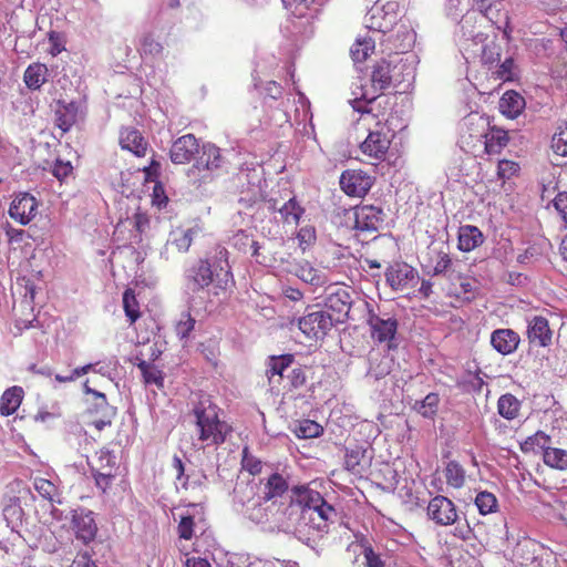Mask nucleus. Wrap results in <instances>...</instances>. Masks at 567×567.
Here are the masks:
<instances>
[{
	"instance_id": "1",
	"label": "nucleus",
	"mask_w": 567,
	"mask_h": 567,
	"mask_svg": "<svg viewBox=\"0 0 567 567\" xmlns=\"http://www.w3.org/2000/svg\"><path fill=\"white\" fill-rule=\"evenodd\" d=\"M186 278L194 291L208 288V295L218 300L228 299L236 288L229 251L220 245L216 246L212 258H199L187 270Z\"/></svg>"
},
{
	"instance_id": "2",
	"label": "nucleus",
	"mask_w": 567,
	"mask_h": 567,
	"mask_svg": "<svg viewBox=\"0 0 567 567\" xmlns=\"http://www.w3.org/2000/svg\"><path fill=\"white\" fill-rule=\"evenodd\" d=\"M192 414L195 417L198 440L208 446L223 444L231 432V427L219 419L218 406L208 395H200L192 409Z\"/></svg>"
},
{
	"instance_id": "3",
	"label": "nucleus",
	"mask_w": 567,
	"mask_h": 567,
	"mask_svg": "<svg viewBox=\"0 0 567 567\" xmlns=\"http://www.w3.org/2000/svg\"><path fill=\"white\" fill-rule=\"evenodd\" d=\"M352 95L350 100L352 107L361 113V121L371 126L374 121L375 127H385L388 122V110L391 106L390 99L380 93H371L359 83H353Z\"/></svg>"
},
{
	"instance_id": "4",
	"label": "nucleus",
	"mask_w": 567,
	"mask_h": 567,
	"mask_svg": "<svg viewBox=\"0 0 567 567\" xmlns=\"http://www.w3.org/2000/svg\"><path fill=\"white\" fill-rule=\"evenodd\" d=\"M408 68L406 63L398 55L375 62L371 71L372 92L382 94L392 85L402 83L405 80L403 73Z\"/></svg>"
},
{
	"instance_id": "5",
	"label": "nucleus",
	"mask_w": 567,
	"mask_h": 567,
	"mask_svg": "<svg viewBox=\"0 0 567 567\" xmlns=\"http://www.w3.org/2000/svg\"><path fill=\"white\" fill-rule=\"evenodd\" d=\"M95 485L103 493L110 489L116 477L118 465L116 455L106 447H102L87 460Z\"/></svg>"
},
{
	"instance_id": "6",
	"label": "nucleus",
	"mask_w": 567,
	"mask_h": 567,
	"mask_svg": "<svg viewBox=\"0 0 567 567\" xmlns=\"http://www.w3.org/2000/svg\"><path fill=\"white\" fill-rule=\"evenodd\" d=\"M324 306L332 311L333 319L337 323H342L348 319L352 297L350 288L347 286L330 285L326 289Z\"/></svg>"
},
{
	"instance_id": "7",
	"label": "nucleus",
	"mask_w": 567,
	"mask_h": 567,
	"mask_svg": "<svg viewBox=\"0 0 567 567\" xmlns=\"http://www.w3.org/2000/svg\"><path fill=\"white\" fill-rule=\"evenodd\" d=\"M333 316L323 311L315 310L308 312L298 320V327L309 339H322L336 324Z\"/></svg>"
},
{
	"instance_id": "8",
	"label": "nucleus",
	"mask_w": 567,
	"mask_h": 567,
	"mask_svg": "<svg viewBox=\"0 0 567 567\" xmlns=\"http://www.w3.org/2000/svg\"><path fill=\"white\" fill-rule=\"evenodd\" d=\"M374 184V177L362 169H346L340 176V187L350 197L365 196Z\"/></svg>"
},
{
	"instance_id": "9",
	"label": "nucleus",
	"mask_w": 567,
	"mask_h": 567,
	"mask_svg": "<svg viewBox=\"0 0 567 567\" xmlns=\"http://www.w3.org/2000/svg\"><path fill=\"white\" fill-rule=\"evenodd\" d=\"M419 279V271L406 262H394L385 271L388 285L396 291L415 287Z\"/></svg>"
},
{
	"instance_id": "10",
	"label": "nucleus",
	"mask_w": 567,
	"mask_h": 567,
	"mask_svg": "<svg viewBox=\"0 0 567 567\" xmlns=\"http://www.w3.org/2000/svg\"><path fill=\"white\" fill-rule=\"evenodd\" d=\"M369 134L361 143V152L371 159L383 161L391 145L390 136L383 132L384 127H368Z\"/></svg>"
},
{
	"instance_id": "11",
	"label": "nucleus",
	"mask_w": 567,
	"mask_h": 567,
	"mask_svg": "<svg viewBox=\"0 0 567 567\" xmlns=\"http://www.w3.org/2000/svg\"><path fill=\"white\" fill-rule=\"evenodd\" d=\"M427 516L440 526H450L457 522L455 504L446 496L437 495L427 505Z\"/></svg>"
},
{
	"instance_id": "12",
	"label": "nucleus",
	"mask_w": 567,
	"mask_h": 567,
	"mask_svg": "<svg viewBox=\"0 0 567 567\" xmlns=\"http://www.w3.org/2000/svg\"><path fill=\"white\" fill-rule=\"evenodd\" d=\"M465 125L466 131L462 135V144L467 152H474L477 146L484 144L491 125L484 116H470Z\"/></svg>"
},
{
	"instance_id": "13",
	"label": "nucleus",
	"mask_w": 567,
	"mask_h": 567,
	"mask_svg": "<svg viewBox=\"0 0 567 567\" xmlns=\"http://www.w3.org/2000/svg\"><path fill=\"white\" fill-rule=\"evenodd\" d=\"M353 228L359 231L372 233L377 231L384 218L382 208L373 205L357 206L353 212Z\"/></svg>"
},
{
	"instance_id": "14",
	"label": "nucleus",
	"mask_w": 567,
	"mask_h": 567,
	"mask_svg": "<svg viewBox=\"0 0 567 567\" xmlns=\"http://www.w3.org/2000/svg\"><path fill=\"white\" fill-rule=\"evenodd\" d=\"M367 322L370 328L371 338L375 342H390L394 339L398 330L395 318H383L370 310Z\"/></svg>"
},
{
	"instance_id": "15",
	"label": "nucleus",
	"mask_w": 567,
	"mask_h": 567,
	"mask_svg": "<svg viewBox=\"0 0 567 567\" xmlns=\"http://www.w3.org/2000/svg\"><path fill=\"white\" fill-rule=\"evenodd\" d=\"M38 213V200L29 193H20L9 207V215L21 225H28Z\"/></svg>"
},
{
	"instance_id": "16",
	"label": "nucleus",
	"mask_w": 567,
	"mask_h": 567,
	"mask_svg": "<svg viewBox=\"0 0 567 567\" xmlns=\"http://www.w3.org/2000/svg\"><path fill=\"white\" fill-rule=\"evenodd\" d=\"M199 153V143L194 134H185L174 141L169 157L174 164H187Z\"/></svg>"
},
{
	"instance_id": "17",
	"label": "nucleus",
	"mask_w": 567,
	"mask_h": 567,
	"mask_svg": "<svg viewBox=\"0 0 567 567\" xmlns=\"http://www.w3.org/2000/svg\"><path fill=\"white\" fill-rule=\"evenodd\" d=\"M118 143L122 150L128 151L136 157H144L150 148L147 140L135 127H122L118 134Z\"/></svg>"
},
{
	"instance_id": "18",
	"label": "nucleus",
	"mask_w": 567,
	"mask_h": 567,
	"mask_svg": "<svg viewBox=\"0 0 567 567\" xmlns=\"http://www.w3.org/2000/svg\"><path fill=\"white\" fill-rule=\"evenodd\" d=\"M527 338L529 343L538 347L551 344L553 331L548 320L543 316H535L528 321Z\"/></svg>"
},
{
	"instance_id": "19",
	"label": "nucleus",
	"mask_w": 567,
	"mask_h": 567,
	"mask_svg": "<svg viewBox=\"0 0 567 567\" xmlns=\"http://www.w3.org/2000/svg\"><path fill=\"white\" fill-rule=\"evenodd\" d=\"M79 118V105L76 102L58 100L54 109V123L62 134L69 132Z\"/></svg>"
},
{
	"instance_id": "20",
	"label": "nucleus",
	"mask_w": 567,
	"mask_h": 567,
	"mask_svg": "<svg viewBox=\"0 0 567 567\" xmlns=\"http://www.w3.org/2000/svg\"><path fill=\"white\" fill-rule=\"evenodd\" d=\"M337 513L333 506L324 503L303 514L308 519L309 527L319 534H326L329 530V525L333 522Z\"/></svg>"
},
{
	"instance_id": "21",
	"label": "nucleus",
	"mask_w": 567,
	"mask_h": 567,
	"mask_svg": "<svg viewBox=\"0 0 567 567\" xmlns=\"http://www.w3.org/2000/svg\"><path fill=\"white\" fill-rule=\"evenodd\" d=\"M520 342L519 334L512 329H496L491 334V344L501 354L514 353Z\"/></svg>"
},
{
	"instance_id": "22",
	"label": "nucleus",
	"mask_w": 567,
	"mask_h": 567,
	"mask_svg": "<svg viewBox=\"0 0 567 567\" xmlns=\"http://www.w3.org/2000/svg\"><path fill=\"white\" fill-rule=\"evenodd\" d=\"M75 536L84 544L90 543L96 536L97 526L92 512H75L72 518Z\"/></svg>"
},
{
	"instance_id": "23",
	"label": "nucleus",
	"mask_w": 567,
	"mask_h": 567,
	"mask_svg": "<svg viewBox=\"0 0 567 567\" xmlns=\"http://www.w3.org/2000/svg\"><path fill=\"white\" fill-rule=\"evenodd\" d=\"M87 412L92 416V424L99 431L103 430L106 425H111L116 414L115 408L109 404L106 398L92 401Z\"/></svg>"
},
{
	"instance_id": "24",
	"label": "nucleus",
	"mask_w": 567,
	"mask_h": 567,
	"mask_svg": "<svg viewBox=\"0 0 567 567\" xmlns=\"http://www.w3.org/2000/svg\"><path fill=\"white\" fill-rule=\"evenodd\" d=\"M291 492L295 503L302 508V514L327 503L318 491L311 489L308 485H296Z\"/></svg>"
},
{
	"instance_id": "25",
	"label": "nucleus",
	"mask_w": 567,
	"mask_h": 567,
	"mask_svg": "<svg viewBox=\"0 0 567 567\" xmlns=\"http://www.w3.org/2000/svg\"><path fill=\"white\" fill-rule=\"evenodd\" d=\"M481 229L473 225H463L458 228L457 248L463 252H470L484 243Z\"/></svg>"
},
{
	"instance_id": "26",
	"label": "nucleus",
	"mask_w": 567,
	"mask_h": 567,
	"mask_svg": "<svg viewBox=\"0 0 567 567\" xmlns=\"http://www.w3.org/2000/svg\"><path fill=\"white\" fill-rule=\"evenodd\" d=\"M269 210H278L284 224L297 225L305 213V209L298 204L295 197L289 198L281 207H277V200L270 198L267 200Z\"/></svg>"
},
{
	"instance_id": "27",
	"label": "nucleus",
	"mask_w": 567,
	"mask_h": 567,
	"mask_svg": "<svg viewBox=\"0 0 567 567\" xmlns=\"http://www.w3.org/2000/svg\"><path fill=\"white\" fill-rule=\"evenodd\" d=\"M224 158L220 148L215 144L205 143L202 146V153L196 158L194 167L197 169L215 171L221 167Z\"/></svg>"
},
{
	"instance_id": "28",
	"label": "nucleus",
	"mask_w": 567,
	"mask_h": 567,
	"mask_svg": "<svg viewBox=\"0 0 567 567\" xmlns=\"http://www.w3.org/2000/svg\"><path fill=\"white\" fill-rule=\"evenodd\" d=\"M289 491V482L282 474L275 472L270 474L264 486L262 501L274 502L277 498L282 497Z\"/></svg>"
},
{
	"instance_id": "29",
	"label": "nucleus",
	"mask_w": 567,
	"mask_h": 567,
	"mask_svg": "<svg viewBox=\"0 0 567 567\" xmlns=\"http://www.w3.org/2000/svg\"><path fill=\"white\" fill-rule=\"evenodd\" d=\"M509 143L508 132L491 126L484 141V152L487 155H498Z\"/></svg>"
},
{
	"instance_id": "30",
	"label": "nucleus",
	"mask_w": 567,
	"mask_h": 567,
	"mask_svg": "<svg viewBox=\"0 0 567 567\" xmlns=\"http://www.w3.org/2000/svg\"><path fill=\"white\" fill-rule=\"evenodd\" d=\"M203 514V507L197 504L187 505V509L181 515L179 523L177 525V534L179 538L190 540L194 536L195 518Z\"/></svg>"
},
{
	"instance_id": "31",
	"label": "nucleus",
	"mask_w": 567,
	"mask_h": 567,
	"mask_svg": "<svg viewBox=\"0 0 567 567\" xmlns=\"http://www.w3.org/2000/svg\"><path fill=\"white\" fill-rule=\"evenodd\" d=\"M525 107L524 97L515 91H506L499 101L501 112L508 118H516Z\"/></svg>"
},
{
	"instance_id": "32",
	"label": "nucleus",
	"mask_w": 567,
	"mask_h": 567,
	"mask_svg": "<svg viewBox=\"0 0 567 567\" xmlns=\"http://www.w3.org/2000/svg\"><path fill=\"white\" fill-rule=\"evenodd\" d=\"M293 362L295 355L291 353L268 357L266 362V377L269 382L277 375L281 379L284 372L290 368Z\"/></svg>"
},
{
	"instance_id": "33",
	"label": "nucleus",
	"mask_w": 567,
	"mask_h": 567,
	"mask_svg": "<svg viewBox=\"0 0 567 567\" xmlns=\"http://www.w3.org/2000/svg\"><path fill=\"white\" fill-rule=\"evenodd\" d=\"M23 399V390L20 386H11L7 389L0 399V414L9 416L16 413L21 405Z\"/></svg>"
},
{
	"instance_id": "34",
	"label": "nucleus",
	"mask_w": 567,
	"mask_h": 567,
	"mask_svg": "<svg viewBox=\"0 0 567 567\" xmlns=\"http://www.w3.org/2000/svg\"><path fill=\"white\" fill-rule=\"evenodd\" d=\"M522 402L512 393L502 394L497 400V412L507 421L520 415Z\"/></svg>"
},
{
	"instance_id": "35",
	"label": "nucleus",
	"mask_w": 567,
	"mask_h": 567,
	"mask_svg": "<svg viewBox=\"0 0 567 567\" xmlns=\"http://www.w3.org/2000/svg\"><path fill=\"white\" fill-rule=\"evenodd\" d=\"M48 75V68L43 63H32L30 64L23 74V81L28 89L30 90H39L45 82Z\"/></svg>"
},
{
	"instance_id": "36",
	"label": "nucleus",
	"mask_w": 567,
	"mask_h": 567,
	"mask_svg": "<svg viewBox=\"0 0 567 567\" xmlns=\"http://www.w3.org/2000/svg\"><path fill=\"white\" fill-rule=\"evenodd\" d=\"M293 274L302 281L312 286H322L326 282L323 274L319 269L315 268L309 261L298 264Z\"/></svg>"
},
{
	"instance_id": "37",
	"label": "nucleus",
	"mask_w": 567,
	"mask_h": 567,
	"mask_svg": "<svg viewBox=\"0 0 567 567\" xmlns=\"http://www.w3.org/2000/svg\"><path fill=\"white\" fill-rule=\"evenodd\" d=\"M196 230L194 228H177L171 233L167 245L174 247L178 252H186L192 246Z\"/></svg>"
},
{
	"instance_id": "38",
	"label": "nucleus",
	"mask_w": 567,
	"mask_h": 567,
	"mask_svg": "<svg viewBox=\"0 0 567 567\" xmlns=\"http://www.w3.org/2000/svg\"><path fill=\"white\" fill-rule=\"evenodd\" d=\"M446 484L453 488H462L466 482V472L456 461H450L444 470Z\"/></svg>"
},
{
	"instance_id": "39",
	"label": "nucleus",
	"mask_w": 567,
	"mask_h": 567,
	"mask_svg": "<svg viewBox=\"0 0 567 567\" xmlns=\"http://www.w3.org/2000/svg\"><path fill=\"white\" fill-rule=\"evenodd\" d=\"M544 463L558 471H567V450L548 446L543 453Z\"/></svg>"
},
{
	"instance_id": "40",
	"label": "nucleus",
	"mask_w": 567,
	"mask_h": 567,
	"mask_svg": "<svg viewBox=\"0 0 567 567\" xmlns=\"http://www.w3.org/2000/svg\"><path fill=\"white\" fill-rule=\"evenodd\" d=\"M375 49V41L372 38L358 39L351 47L350 53L354 62H364Z\"/></svg>"
},
{
	"instance_id": "41",
	"label": "nucleus",
	"mask_w": 567,
	"mask_h": 567,
	"mask_svg": "<svg viewBox=\"0 0 567 567\" xmlns=\"http://www.w3.org/2000/svg\"><path fill=\"white\" fill-rule=\"evenodd\" d=\"M123 309L128 319L130 324H133L141 317L140 303L136 299L135 292L132 288H127L123 292Z\"/></svg>"
},
{
	"instance_id": "42",
	"label": "nucleus",
	"mask_w": 567,
	"mask_h": 567,
	"mask_svg": "<svg viewBox=\"0 0 567 567\" xmlns=\"http://www.w3.org/2000/svg\"><path fill=\"white\" fill-rule=\"evenodd\" d=\"M550 436L543 431H537L535 434L528 436L523 443H520V450L523 453L536 452L537 449L543 452L548 447Z\"/></svg>"
},
{
	"instance_id": "43",
	"label": "nucleus",
	"mask_w": 567,
	"mask_h": 567,
	"mask_svg": "<svg viewBox=\"0 0 567 567\" xmlns=\"http://www.w3.org/2000/svg\"><path fill=\"white\" fill-rule=\"evenodd\" d=\"M323 427L316 421L302 420L293 429V433L299 439H315L322 434Z\"/></svg>"
},
{
	"instance_id": "44",
	"label": "nucleus",
	"mask_w": 567,
	"mask_h": 567,
	"mask_svg": "<svg viewBox=\"0 0 567 567\" xmlns=\"http://www.w3.org/2000/svg\"><path fill=\"white\" fill-rule=\"evenodd\" d=\"M475 505L481 515H487L497 511L498 502L493 493L483 491L476 495Z\"/></svg>"
},
{
	"instance_id": "45",
	"label": "nucleus",
	"mask_w": 567,
	"mask_h": 567,
	"mask_svg": "<svg viewBox=\"0 0 567 567\" xmlns=\"http://www.w3.org/2000/svg\"><path fill=\"white\" fill-rule=\"evenodd\" d=\"M163 45L157 41L152 33L144 34L140 41L141 56H158L163 52Z\"/></svg>"
},
{
	"instance_id": "46",
	"label": "nucleus",
	"mask_w": 567,
	"mask_h": 567,
	"mask_svg": "<svg viewBox=\"0 0 567 567\" xmlns=\"http://www.w3.org/2000/svg\"><path fill=\"white\" fill-rule=\"evenodd\" d=\"M361 547V554L364 558V565L367 567H385L384 560L381 558V555L377 553L370 542L365 538L359 542Z\"/></svg>"
},
{
	"instance_id": "47",
	"label": "nucleus",
	"mask_w": 567,
	"mask_h": 567,
	"mask_svg": "<svg viewBox=\"0 0 567 567\" xmlns=\"http://www.w3.org/2000/svg\"><path fill=\"white\" fill-rule=\"evenodd\" d=\"M439 403V394L431 392L421 402H416V410L422 416L432 419L437 413Z\"/></svg>"
},
{
	"instance_id": "48",
	"label": "nucleus",
	"mask_w": 567,
	"mask_h": 567,
	"mask_svg": "<svg viewBox=\"0 0 567 567\" xmlns=\"http://www.w3.org/2000/svg\"><path fill=\"white\" fill-rule=\"evenodd\" d=\"M550 148L558 156H567V123L560 125L553 135Z\"/></svg>"
},
{
	"instance_id": "49",
	"label": "nucleus",
	"mask_w": 567,
	"mask_h": 567,
	"mask_svg": "<svg viewBox=\"0 0 567 567\" xmlns=\"http://www.w3.org/2000/svg\"><path fill=\"white\" fill-rule=\"evenodd\" d=\"M33 486L41 497L51 503L54 502L55 496L59 495L58 487L47 478H34Z\"/></svg>"
},
{
	"instance_id": "50",
	"label": "nucleus",
	"mask_w": 567,
	"mask_h": 567,
	"mask_svg": "<svg viewBox=\"0 0 567 567\" xmlns=\"http://www.w3.org/2000/svg\"><path fill=\"white\" fill-rule=\"evenodd\" d=\"M241 466L251 475H258L261 473L262 463L261 461L249 453V449L245 446L243 449Z\"/></svg>"
},
{
	"instance_id": "51",
	"label": "nucleus",
	"mask_w": 567,
	"mask_h": 567,
	"mask_svg": "<svg viewBox=\"0 0 567 567\" xmlns=\"http://www.w3.org/2000/svg\"><path fill=\"white\" fill-rule=\"evenodd\" d=\"M195 323L196 321L189 312L183 313L175 327L176 334L181 339L188 338L195 328Z\"/></svg>"
},
{
	"instance_id": "52",
	"label": "nucleus",
	"mask_w": 567,
	"mask_h": 567,
	"mask_svg": "<svg viewBox=\"0 0 567 567\" xmlns=\"http://www.w3.org/2000/svg\"><path fill=\"white\" fill-rule=\"evenodd\" d=\"M518 171V163L511 159H501L497 164V176L502 181L511 179Z\"/></svg>"
},
{
	"instance_id": "53",
	"label": "nucleus",
	"mask_w": 567,
	"mask_h": 567,
	"mask_svg": "<svg viewBox=\"0 0 567 567\" xmlns=\"http://www.w3.org/2000/svg\"><path fill=\"white\" fill-rule=\"evenodd\" d=\"M138 367L143 372V377L146 383L163 386V377L158 369L148 365L146 362H142Z\"/></svg>"
},
{
	"instance_id": "54",
	"label": "nucleus",
	"mask_w": 567,
	"mask_h": 567,
	"mask_svg": "<svg viewBox=\"0 0 567 567\" xmlns=\"http://www.w3.org/2000/svg\"><path fill=\"white\" fill-rule=\"evenodd\" d=\"M297 239L299 243V246L302 250H306L311 245L315 244L317 236H316V229L312 226H305L299 229L297 233Z\"/></svg>"
},
{
	"instance_id": "55",
	"label": "nucleus",
	"mask_w": 567,
	"mask_h": 567,
	"mask_svg": "<svg viewBox=\"0 0 567 567\" xmlns=\"http://www.w3.org/2000/svg\"><path fill=\"white\" fill-rule=\"evenodd\" d=\"M501 60V49L496 43L486 44L482 51V61L484 64L492 65Z\"/></svg>"
},
{
	"instance_id": "56",
	"label": "nucleus",
	"mask_w": 567,
	"mask_h": 567,
	"mask_svg": "<svg viewBox=\"0 0 567 567\" xmlns=\"http://www.w3.org/2000/svg\"><path fill=\"white\" fill-rule=\"evenodd\" d=\"M514 60L512 58L505 59L495 72L496 79L502 81H512L514 79Z\"/></svg>"
},
{
	"instance_id": "57",
	"label": "nucleus",
	"mask_w": 567,
	"mask_h": 567,
	"mask_svg": "<svg viewBox=\"0 0 567 567\" xmlns=\"http://www.w3.org/2000/svg\"><path fill=\"white\" fill-rule=\"evenodd\" d=\"M72 173H73V166L70 162H63V161L56 159V162L54 163L53 168H52V174L54 177H56L60 182H63Z\"/></svg>"
},
{
	"instance_id": "58",
	"label": "nucleus",
	"mask_w": 567,
	"mask_h": 567,
	"mask_svg": "<svg viewBox=\"0 0 567 567\" xmlns=\"http://www.w3.org/2000/svg\"><path fill=\"white\" fill-rule=\"evenodd\" d=\"M452 266V259L446 252L440 251L436 255L435 264L433 266L434 275H441L445 272Z\"/></svg>"
},
{
	"instance_id": "59",
	"label": "nucleus",
	"mask_w": 567,
	"mask_h": 567,
	"mask_svg": "<svg viewBox=\"0 0 567 567\" xmlns=\"http://www.w3.org/2000/svg\"><path fill=\"white\" fill-rule=\"evenodd\" d=\"M246 514L249 519L256 523H261L267 519V512L262 507V503L260 501L256 502L251 508V511L247 507Z\"/></svg>"
},
{
	"instance_id": "60",
	"label": "nucleus",
	"mask_w": 567,
	"mask_h": 567,
	"mask_svg": "<svg viewBox=\"0 0 567 567\" xmlns=\"http://www.w3.org/2000/svg\"><path fill=\"white\" fill-rule=\"evenodd\" d=\"M17 285L20 287H23V289H24L23 297L29 298V303H32L34 301V296H35L34 284L31 280L27 279L25 277H22V278L18 279Z\"/></svg>"
},
{
	"instance_id": "61",
	"label": "nucleus",
	"mask_w": 567,
	"mask_h": 567,
	"mask_svg": "<svg viewBox=\"0 0 567 567\" xmlns=\"http://www.w3.org/2000/svg\"><path fill=\"white\" fill-rule=\"evenodd\" d=\"M554 207L567 224V193H559L554 199Z\"/></svg>"
},
{
	"instance_id": "62",
	"label": "nucleus",
	"mask_w": 567,
	"mask_h": 567,
	"mask_svg": "<svg viewBox=\"0 0 567 567\" xmlns=\"http://www.w3.org/2000/svg\"><path fill=\"white\" fill-rule=\"evenodd\" d=\"M289 381L292 388L298 389L306 383V374L301 368H293L289 374Z\"/></svg>"
},
{
	"instance_id": "63",
	"label": "nucleus",
	"mask_w": 567,
	"mask_h": 567,
	"mask_svg": "<svg viewBox=\"0 0 567 567\" xmlns=\"http://www.w3.org/2000/svg\"><path fill=\"white\" fill-rule=\"evenodd\" d=\"M358 456L359 452H351L347 454L346 458L347 468L355 474L360 473L362 468V466L360 465V461L358 460Z\"/></svg>"
},
{
	"instance_id": "64",
	"label": "nucleus",
	"mask_w": 567,
	"mask_h": 567,
	"mask_svg": "<svg viewBox=\"0 0 567 567\" xmlns=\"http://www.w3.org/2000/svg\"><path fill=\"white\" fill-rule=\"evenodd\" d=\"M72 567H97L87 553H80L73 560Z\"/></svg>"
}]
</instances>
